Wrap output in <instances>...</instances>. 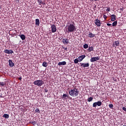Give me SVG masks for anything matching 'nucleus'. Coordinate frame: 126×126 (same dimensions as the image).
Listing matches in <instances>:
<instances>
[{
    "mask_svg": "<svg viewBox=\"0 0 126 126\" xmlns=\"http://www.w3.org/2000/svg\"><path fill=\"white\" fill-rule=\"evenodd\" d=\"M62 42L63 43V44H64L65 45H67L68 44V43H69L68 39H66V38H63L62 40Z\"/></svg>",
    "mask_w": 126,
    "mask_h": 126,
    "instance_id": "obj_9",
    "label": "nucleus"
},
{
    "mask_svg": "<svg viewBox=\"0 0 126 126\" xmlns=\"http://www.w3.org/2000/svg\"><path fill=\"white\" fill-rule=\"evenodd\" d=\"M75 30V26L72 24H70V25L68 27V31L67 32L68 33H71V32H73Z\"/></svg>",
    "mask_w": 126,
    "mask_h": 126,
    "instance_id": "obj_3",
    "label": "nucleus"
},
{
    "mask_svg": "<svg viewBox=\"0 0 126 126\" xmlns=\"http://www.w3.org/2000/svg\"><path fill=\"white\" fill-rule=\"evenodd\" d=\"M123 126H126V125H124Z\"/></svg>",
    "mask_w": 126,
    "mask_h": 126,
    "instance_id": "obj_42",
    "label": "nucleus"
},
{
    "mask_svg": "<svg viewBox=\"0 0 126 126\" xmlns=\"http://www.w3.org/2000/svg\"><path fill=\"white\" fill-rule=\"evenodd\" d=\"M94 108H96L97 106L100 107V106H102V102L98 101L97 102H94L93 104Z\"/></svg>",
    "mask_w": 126,
    "mask_h": 126,
    "instance_id": "obj_4",
    "label": "nucleus"
},
{
    "mask_svg": "<svg viewBox=\"0 0 126 126\" xmlns=\"http://www.w3.org/2000/svg\"><path fill=\"white\" fill-rule=\"evenodd\" d=\"M99 60H100V57H92L90 59V62L91 63H94V62H97V61H99Z\"/></svg>",
    "mask_w": 126,
    "mask_h": 126,
    "instance_id": "obj_5",
    "label": "nucleus"
},
{
    "mask_svg": "<svg viewBox=\"0 0 126 126\" xmlns=\"http://www.w3.org/2000/svg\"><path fill=\"white\" fill-rule=\"evenodd\" d=\"M107 26H111L112 25V24L108 23V24H107Z\"/></svg>",
    "mask_w": 126,
    "mask_h": 126,
    "instance_id": "obj_37",
    "label": "nucleus"
},
{
    "mask_svg": "<svg viewBox=\"0 0 126 126\" xmlns=\"http://www.w3.org/2000/svg\"><path fill=\"white\" fill-rule=\"evenodd\" d=\"M20 37L23 41L25 40V39H26V37L25 36V35H24V34H22V35H20Z\"/></svg>",
    "mask_w": 126,
    "mask_h": 126,
    "instance_id": "obj_19",
    "label": "nucleus"
},
{
    "mask_svg": "<svg viewBox=\"0 0 126 126\" xmlns=\"http://www.w3.org/2000/svg\"><path fill=\"white\" fill-rule=\"evenodd\" d=\"M106 8H107V9H106V11H108V12H109V11H111V8H110V7H106Z\"/></svg>",
    "mask_w": 126,
    "mask_h": 126,
    "instance_id": "obj_30",
    "label": "nucleus"
},
{
    "mask_svg": "<svg viewBox=\"0 0 126 126\" xmlns=\"http://www.w3.org/2000/svg\"><path fill=\"white\" fill-rule=\"evenodd\" d=\"M109 108H110V109H113V108L114 107V105L110 104L109 105Z\"/></svg>",
    "mask_w": 126,
    "mask_h": 126,
    "instance_id": "obj_29",
    "label": "nucleus"
},
{
    "mask_svg": "<svg viewBox=\"0 0 126 126\" xmlns=\"http://www.w3.org/2000/svg\"><path fill=\"white\" fill-rule=\"evenodd\" d=\"M38 2L39 4H40V5H41V3H42V0H38Z\"/></svg>",
    "mask_w": 126,
    "mask_h": 126,
    "instance_id": "obj_32",
    "label": "nucleus"
},
{
    "mask_svg": "<svg viewBox=\"0 0 126 126\" xmlns=\"http://www.w3.org/2000/svg\"><path fill=\"white\" fill-rule=\"evenodd\" d=\"M82 68H85V67H89V63H80Z\"/></svg>",
    "mask_w": 126,
    "mask_h": 126,
    "instance_id": "obj_6",
    "label": "nucleus"
},
{
    "mask_svg": "<svg viewBox=\"0 0 126 126\" xmlns=\"http://www.w3.org/2000/svg\"><path fill=\"white\" fill-rule=\"evenodd\" d=\"M63 50H64V51H67V47H63Z\"/></svg>",
    "mask_w": 126,
    "mask_h": 126,
    "instance_id": "obj_34",
    "label": "nucleus"
},
{
    "mask_svg": "<svg viewBox=\"0 0 126 126\" xmlns=\"http://www.w3.org/2000/svg\"><path fill=\"white\" fill-rule=\"evenodd\" d=\"M114 45H116V47L119 46L120 45V42H119V41H116L114 42V43H113ZM114 47H115V45H114ZM115 47V48H116Z\"/></svg>",
    "mask_w": 126,
    "mask_h": 126,
    "instance_id": "obj_18",
    "label": "nucleus"
},
{
    "mask_svg": "<svg viewBox=\"0 0 126 126\" xmlns=\"http://www.w3.org/2000/svg\"><path fill=\"white\" fill-rule=\"evenodd\" d=\"M111 21H115L116 20V18L117 16H116V15L113 14L111 16Z\"/></svg>",
    "mask_w": 126,
    "mask_h": 126,
    "instance_id": "obj_13",
    "label": "nucleus"
},
{
    "mask_svg": "<svg viewBox=\"0 0 126 126\" xmlns=\"http://www.w3.org/2000/svg\"><path fill=\"white\" fill-rule=\"evenodd\" d=\"M22 79V78H21V77H20V78H19V80H21Z\"/></svg>",
    "mask_w": 126,
    "mask_h": 126,
    "instance_id": "obj_41",
    "label": "nucleus"
},
{
    "mask_svg": "<svg viewBox=\"0 0 126 126\" xmlns=\"http://www.w3.org/2000/svg\"><path fill=\"white\" fill-rule=\"evenodd\" d=\"M88 44H85L84 45V49H88Z\"/></svg>",
    "mask_w": 126,
    "mask_h": 126,
    "instance_id": "obj_27",
    "label": "nucleus"
},
{
    "mask_svg": "<svg viewBox=\"0 0 126 126\" xmlns=\"http://www.w3.org/2000/svg\"><path fill=\"white\" fill-rule=\"evenodd\" d=\"M88 102H91L93 101V98L92 97H90L87 99Z\"/></svg>",
    "mask_w": 126,
    "mask_h": 126,
    "instance_id": "obj_24",
    "label": "nucleus"
},
{
    "mask_svg": "<svg viewBox=\"0 0 126 126\" xmlns=\"http://www.w3.org/2000/svg\"><path fill=\"white\" fill-rule=\"evenodd\" d=\"M107 15H103V18H104L105 20H106L107 19Z\"/></svg>",
    "mask_w": 126,
    "mask_h": 126,
    "instance_id": "obj_33",
    "label": "nucleus"
},
{
    "mask_svg": "<svg viewBox=\"0 0 126 126\" xmlns=\"http://www.w3.org/2000/svg\"><path fill=\"white\" fill-rule=\"evenodd\" d=\"M117 25H118V21H114L112 23V26H113V27H116V26H117Z\"/></svg>",
    "mask_w": 126,
    "mask_h": 126,
    "instance_id": "obj_20",
    "label": "nucleus"
},
{
    "mask_svg": "<svg viewBox=\"0 0 126 126\" xmlns=\"http://www.w3.org/2000/svg\"><path fill=\"white\" fill-rule=\"evenodd\" d=\"M94 23L96 26H98V27H101V22L98 19H96L95 20Z\"/></svg>",
    "mask_w": 126,
    "mask_h": 126,
    "instance_id": "obj_8",
    "label": "nucleus"
},
{
    "mask_svg": "<svg viewBox=\"0 0 126 126\" xmlns=\"http://www.w3.org/2000/svg\"><path fill=\"white\" fill-rule=\"evenodd\" d=\"M74 63H78V62L79 61H78V59H76L74 60Z\"/></svg>",
    "mask_w": 126,
    "mask_h": 126,
    "instance_id": "obj_28",
    "label": "nucleus"
},
{
    "mask_svg": "<svg viewBox=\"0 0 126 126\" xmlns=\"http://www.w3.org/2000/svg\"><path fill=\"white\" fill-rule=\"evenodd\" d=\"M92 0V1H93V0H94L95 1H97L100 0Z\"/></svg>",
    "mask_w": 126,
    "mask_h": 126,
    "instance_id": "obj_40",
    "label": "nucleus"
},
{
    "mask_svg": "<svg viewBox=\"0 0 126 126\" xmlns=\"http://www.w3.org/2000/svg\"><path fill=\"white\" fill-rule=\"evenodd\" d=\"M66 98H68V95L66 94H63L62 96V99L64 100H66Z\"/></svg>",
    "mask_w": 126,
    "mask_h": 126,
    "instance_id": "obj_17",
    "label": "nucleus"
},
{
    "mask_svg": "<svg viewBox=\"0 0 126 126\" xmlns=\"http://www.w3.org/2000/svg\"><path fill=\"white\" fill-rule=\"evenodd\" d=\"M122 109L123 110V111H125V112H126V108L124 107H123Z\"/></svg>",
    "mask_w": 126,
    "mask_h": 126,
    "instance_id": "obj_36",
    "label": "nucleus"
},
{
    "mask_svg": "<svg viewBox=\"0 0 126 126\" xmlns=\"http://www.w3.org/2000/svg\"><path fill=\"white\" fill-rule=\"evenodd\" d=\"M120 10H122V11H124V8H121Z\"/></svg>",
    "mask_w": 126,
    "mask_h": 126,
    "instance_id": "obj_38",
    "label": "nucleus"
},
{
    "mask_svg": "<svg viewBox=\"0 0 126 126\" xmlns=\"http://www.w3.org/2000/svg\"><path fill=\"white\" fill-rule=\"evenodd\" d=\"M33 84L34 85H36V86H39L40 87L42 86L43 84H44V82L43 81V80H37L34 81Z\"/></svg>",
    "mask_w": 126,
    "mask_h": 126,
    "instance_id": "obj_2",
    "label": "nucleus"
},
{
    "mask_svg": "<svg viewBox=\"0 0 126 126\" xmlns=\"http://www.w3.org/2000/svg\"><path fill=\"white\" fill-rule=\"evenodd\" d=\"M94 50L93 46H89L88 51V52H92V51H93Z\"/></svg>",
    "mask_w": 126,
    "mask_h": 126,
    "instance_id": "obj_21",
    "label": "nucleus"
},
{
    "mask_svg": "<svg viewBox=\"0 0 126 126\" xmlns=\"http://www.w3.org/2000/svg\"><path fill=\"white\" fill-rule=\"evenodd\" d=\"M44 91H45V92L46 93H48V92H49V90H48L47 89H45L44 90Z\"/></svg>",
    "mask_w": 126,
    "mask_h": 126,
    "instance_id": "obj_35",
    "label": "nucleus"
},
{
    "mask_svg": "<svg viewBox=\"0 0 126 126\" xmlns=\"http://www.w3.org/2000/svg\"><path fill=\"white\" fill-rule=\"evenodd\" d=\"M79 93V92L77 89H74L73 90H70V91H69V95H70V96H72V97H76L77 95H78Z\"/></svg>",
    "mask_w": 126,
    "mask_h": 126,
    "instance_id": "obj_1",
    "label": "nucleus"
},
{
    "mask_svg": "<svg viewBox=\"0 0 126 126\" xmlns=\"http://www.w3.org/2000/svg\"><path fill=\"white\" fill-rule=\"evenodd\" d=\"M89 38H93L94 37H95V34H93L91 32H89Z\"/></svg>",
    "mask_w": 126,
    "mask_h": 126,
    "instance_id": "obj_12",
    "label": "nucleus"
},
{
    "mask_svg": "<svg viewBox=\"0 0 126 126\" xmlns=\"http://www.w3.org/2000/svg\"><path fill=\"white\" fill-rule=\"evenodd\" d=\"M3 118H5V119H8L9 118V115L7 114H4L3 115Z\"/></svg>",
    "mask_w": 126,
    "mask_h": 126,
    "instance_id": "obj_23",
    "label": "nucleus"
},
{
    "mask_svg": "<svg viewBox=\"0 0 126 126\" xmlns=\"http://www.w3.org/2000/svg\"><path fill=\"white\" fill-rule=\"evenodd\" d=\"M8 62L9 66H10V67H13V66H14V63L12 62V60H9Z\"/></svg>",
    "mask_w": 126,
    "mask_h": 126,
    "instance_id": "obj_11",
    "label": "nucleus"
},
{
    "mask_svg": "<svg viewBox=\"0 0 126 126\" xmlns=\"http://www.w3.org/2000/svg\"><path fill=\"white\" fill-rule=\"evenodd\" d=\"M42 66H43L44 67H47V66H48V63L46 62H43L42 63Z\"/></svg>",
    "mask_w": 126,
    "mask_h": 126,
    "instance_id": "obj_22",
    "label": "nucleus"
},
{
    "mask_svg": "<svg viewBox=\"0 0 126 126\" xmlns=\"http://www.w3.org/2000/svg\"><path fill=\"white\" fill-rule=\"evenodd\" d=\"M86 57L85 55H82L79 56V62H82L83 60Z\"/></svg>",
    "mask_w": 126,
    "mask_h": 126,
    "instance_id": "obj_15",
    "label": "nucleus"
},
{
    "mask_svg": "<svg viewBox=\"0 0 126 126\" xmlns=\"http://www.w3.org/2000/svg\"><path fill=\"white\" fill-rule=\"evenodd\" d=\"M51 32H52V33H55V32H57V27H56V25H51Z\"/></svg>",
    "mask_w": 126,
    "mask_h": 126,
    "instance_id": "obj_7",
    "label": "nucleus"
},
{
    "mask_svg": "<svg viewBox=\"0 0 126 126\" xmlns=\"http://www.w3.org/2000/svg\"><path fill=\"white\" fill-rule=\"evenodd\" d=\"M35 25L39 26L40 25V20L39 19H35Z\"/></svg>",
    "mask_w": 126,
    "mask_h": 126,
    "instance_id": "obj_16",
    "label": "nucleus"
},
{
    "mask_svg": "<svg viewBox=\"0 0 126 126\" xmlns=\"http://www.w3.org/2000/svg\"><path fill=\"white\" fill-rule=\"evenodd\" d=\"M41 4L44 5V4H45V2H42L41 3Z\"/></svg>",
    "mask_w": 126,
    "mask_h": 126,
    "instance_id": "obj_39",
    "label": "nucleus"
},
{
    "mask_svg": "<svg viewBox=\"0 0 126 126\" xmlns=\"http://www.w3.org/2000/svg\"><path fill=\"white\" fill-rule=\"evenodd\" d=\"M4 53H5V54H13V51L12 50H9L8 49H5L4 51Z\"/></svg>",
    "mask_w": 126,
    "mask_h": 126,
    "instance_id": "obj_10",
    "label": "nucleus"
},
{
    "mask_svg": "<svg viewBox=\"0 0 126 126\" xmlns=\"http://www.w3.org/2000/svg\"><path fill=\"white\" fill-rule=\"evenodd\" d=\"M58 64V65H65V64H66V62H65V61L59 62Z\"/></svg>",
    "mask_w": 126,
    "mask_h": 126,
    "instance_id": "obj_14",
    "label": "nucleus"
},
{
    "mask_svg": "<svg viewBox=\"0 0 126 126\" xmlns=\"http://www.w3.org/2000/svg\"><path fill=\"white\" fill-rule=\"evenodd\" d=\"M35 113H38L39 114L40 113V109L38 108L35 110Z\"/></svg>",
    "mask_w": 126,
    "mask_h": 126,
    "instance_id": "obj_26",
    "label": "nucleus"
},
{
    "mask_svg": "<svg viewBox=\"0 0 126 126\" xmlns=\"http://www.w3.org/2000/svg\"><path fill=\"white\" fill-rule=\"evenodd\" d=\"M30 124H32L33 126H35L37 124V122L36 121H30Z\"/></svg>",
    "mask_w": 126,
    "mask_h": 126,
    "instance_id": "obj_25",
    "label": "nucleus"
},
{
    "mask_svg": "<svg viewBox=\"0 0 126 126\" xmlns=\"http://www.w3.org/2000/svg\"><path fill=\"white\" fill-rule=\"evenodd\" d=\"M0 85H1V86H4V83L0 82Z\"/></svg>",
    "mask_w": 126,
    "mask_h": 126,
    "instance_id": "obj_31",
    "label": "nucleus"
}]
</instances>
